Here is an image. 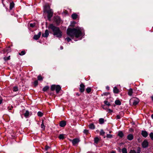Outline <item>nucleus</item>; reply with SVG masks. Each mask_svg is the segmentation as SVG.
<instances>
[{
  "label": "nucleus",
  "instance_id": "nucleus-1",
  "mask_svg": "<svg viewBox=\"0 0 153 153\" xmlns=\"http://www.w3.org/2000/svg\"><path fill=\"white\" fill-rule=\"evenodd\" d=\"M67 34L72 38H73L74 37L77 38L82 36V30L81 27H78L75 28H68L67 31Z\"/></svg>",
  "mask_w": 153,
  "mask_h": 153
},
{
  "label": "nucleus",
  "instance_id": "nucleus-2",
  "mask_svg": "<svg viewBox=\"0 0 153 153\" xmlns=\"http://www.w3.org/2000/svg\"><path fill=\"white\" fill-rule=\"evenodd\" d=\"M49 28L51 29L53 32V35L59 38H61L62 36V32L59 27H56L53 24L50 25Z\"/></svg>",
  "mask_w": 153,
  "mask_h": 153
},
{
  "label": "nucleus",
  "instance_id": "nucleus-3",
  "mask_svg": "<svg viewBox=\"0 0 153 153\" xmlns=\"http://www.w3.org/2000/svg\"><path fill=\"white\" fill-rule=\"evenodd\" d=\"M44 10L48 13V18L50 20L51 17L53 16V12L52 10L50 9V6L48 4H46L44 7Z\"/></svg>",
  "mask_w": 153,
  "mask_h": 153
},
{
  "label": "nucleus",
  "instance_id": "nucleus-4",
  "mask_svg": "<svg viewBox=\"0 0 153 153\" xmlns=\"http://www.w3.org/2000/svg\"><path fill=\"white\" fill-rule=\"evenodd\" d=\"M139 100L138 99L136 98H134L131 99L130 100V103L132 102L133 105H137L139 102Z\"/></svg>",
  "mask_w": 153,
  "mask_h": 153
},
{
  "label": "nucleus",
  "instance_id": "nucleus-5",
  "mask_svg": "<svg viewBox=\"0 0 153 153\" xmlns=\"http://www.w3.org/2000/svg\"><path fill=\"white\" fill-rule=\"evenodd\" d=\"M70 140L72 142L74 146H75L80 141L79 139L78 138H75L73 140Z\"/></svg>",
  "mask_w": 153,
  "mask_h": 153
},
{
  "label": "nucleus",
  "instance_id": "nucleus-6",
  "mask_svg": "<svg viewBox=\"0 0 153 153\" xmlns=\"http://www.w3.org/2000/svg\"><path fill=\"white\" fill-rule=\"evenodd\" d=\"M142 145L143 148H145L148 147V143L147 140H145L143 142Z\"/></svg>",
  "mask_w": 153,
  "mask_h": 153
},
{
  "label": "nucleus",
  "instance_id": "nucleus-7",
  "mask_svg": "<svg viewBox=\"0 0 153 153\" xmlns=\"http://www.w3.org/2000/svg\"><path fill=\"white\" fill-rule=\"evenodd\" d=\"M85 90V85L82 83L80 85L79 90L81 92L84 91Z\"/></svg>",
  "mask_w": 153,
  "mask_h": 153
},
{
  "label": "nucleus",
  "instance_id": "nucleus-8",
  "mask_svg": "<svg viewBox=\"0 0 153 153\" xmlns=\"http://www.w3.org/2000/svg\"><path fill=\"white\" fill-rule=\"evenodd\" d=\"M140 149L139 147H138L137 149V152H136L134 150H131L129 153H140Z\"/></svg>",
  "mask_w": 153,
  "mask_h": 153
},
{
  "label": "nucleus",
  "instance_id": "nucleus-9",
  "mask_svg": "<svg viewBox=\"0 0 153 153\" xmlns=\"http://www.w3.org/2000/svg\"><path fill=\"white\" fill-rule=\"evenodd\" d=\"M41 32H39L37 35H36L34 36L33 39L35 40H37L40 37L41 35Z\"/></svg>",
  "mask_w": 153,
  "mask_h": 153
},
{
  "label": "nucleus",
  "instance_id": "nucleus-10",
  "mask_svg": "<svg viewBox=\"0 0 153 153\" xmlns=\"http://www.w3.org/2000/svg\"><path fill=\"white\" fill-rule=\"evenodd\" d=\"M141 134L144 137H146L148 135V133L144 131H142L141 132Z\"/></svg>",
  "mask_w": 153,
  "mask_h": 153
},
{
  "label": "nucleus",
  "instance_id": "nucleus-11",
  "mask_svg": "<svg viewBox=\"0 0 153 153\" xmlns=\"http://www.w3.org/2000/svg\"><path fill=\"white\" fill-rule=\"evenodd\" d=\"M49 34L48 30H45V33L42 34V36L45 37H47L48 36Z\"/></svg>",
  "mask_w": 153,
  "mask_h": 153
},
{
  "label": "nucleus",
  "instance_id": "nucleus-12",
  "mask_svg": "<svg viewBox=\"0 0 153 153\" xmlns=\"http://www.w3.org/2000/svg\"><path fill=\"white\" fill-rule=\"evenodd\" d=\"M133 137H134L133 134H130L128 135L127 138L128 140H131L133 139Z\"/></svg>",
  "mask_w": 153,
  "mask_h": 153
},
{
  "label": "nucleus",
  "instance_id": "nucleus-13",
  "mask_svg": "<svg viewBox=\"0 0 153 153\" xmlns=\"http://www.w3.org/2000/svg\"><path fill=\"white\" fill-rule=\"evenodd\" d=\"M66 124V123L65 121H62L60 123L59 125L62 127H63L65 126Z\"/></svg>",
  "mask_w": 153,
  "mask_h": 153
},
{
  "label": "nucleus",
  "instance_id": "nucleus-14",
  "mask_svg": "<svg viewBox=\"0 0 153 153\" xmlns=\"http://www.w3.org/2000/svg\"><path fill=\"white\" fill-rule=\"evenodd\" d=\"M100 137H96L94 138V142L96 144H97L100 140Z\"/></svg>",
  "mask_w": 153,
  "mask_h": 153
},
{
  "label": "nucleus",
  "instance_id": "nucleus-15",
  "mask_svg": "<svg viewBox=\"0 0 153 153\" xmlns=\"http://www.w3.org/2000/svg\"><path fill=\"white\" fill-rule=\"evenodd\" d=\"M56 91L57 93H58L61 89V87L59 85H56Z\"/></svg>",
  "mask_w": 153,
  "mask_h": 153
},
{
  "label": "nucleus",
  "instance_id": "nucleus-16",
  "mask_svg": "<svg viewBox=\"0 0 153 153\" xmlns=\"http://www.w3.org/2000/svg\"><path fill=\"white\" fill-rule=\"evenodd\" d=\"M113 92L115 94H117L119 93V89L116 87H115L113 88Z\"/></svg>",
  "mask_w": 153,
  "mask_h": 153
},
{
  "label": "nucleus",
  "instance_id": "nucleus-17",
  "mask_svg": "<svg viewBox=\"0 0 153 153\" xmlns=\"http://www.w3.org/2000/svg\"><path fill=\"white\" fill-rule=\"evenodd\" d=\"M71 17L73 19H75L77 18V15L76 13H73Z\"/></svg>",
  "mask_w": 153,
  "mask_h": 153
},
{
  "label": "nucleus",
  "instance_id": "nucleus-18",
  "mask_svg": "<svg viewBox=\"0 0 153 153\" xmlns=\"http://www.w3.org/2000/svg\"><path fill=\"white\" fill-rule=\"evenodd\" d=\"M56 85H52L51 86V89L52 91H53L55 90L56 89Z\"/></svg>",
  "mask_w": 153,
  "mask_h": 153
},
{
  "label": "nucleus",
  "instance_id": "nucleus-19",
  "mask_svg": "<svg viewBox=\"0 0 153 153\" xmlns=\"http://www.w3.org/2000/svg\"><path fill=\"white\" fill-rule=\"evenodd\" d=\"M105 134V132L102 129L101 130L100 133V134L101 135L104 136V138H105V136H104Z\"/></svg>",
  "mask_w": 153,
  "mask_h": 153
},
{
  "label": "nucleus",
  "instance_id": "nucleus-20",
  "mask_svg": "<svg viewBox=\"0 0 153 153\" xmlns=\"http://www.w3.org/2000/svg\"><path fill=\"white\" fill-rule=\"evenodd\" d=\"M89 128L91 129H94L95 128V126L93 124H91L89 126Z\"/></svg>",
  "mask_w": 153,
  "mask_h": 153
},
{
  "label": "nucleus",
  "instance_id": "nucleus-21",
  "mask_svg": "<svg viewBox=\"0 0 153 153\" xmlns=\"http://www.w3.org/2000/svg\"><path fill=\"white\" fill-rule=\"evenodd\" d=\"M115 103L117 105H120L121 104V102L119 100H116Z\"/></svg>",
  "mask_w": 153,
  "mask_h": 153
},
{
  "label": "nucleus",
  "instance_id": "nucleus-22",
  "mask_svg": "<svg viewBox=\"0 0 153 153\" xmlns=\"http://www.w3.org/2000/svg\"><path fill=\"white\" fill-rule=\"evenodd\" d=\"M133 93L132 90V89H130L128 91V94L129 95L131 96Z\"/></svg>",
  "mask_w": 153,
  "mask_h": 153
},
{
  "label": "nucleus",
  "instance_id": "nucleus-23",
  "mask_svg": "<svg viewBox=\"0 0 153 153\" xmlns=\"http://www.w3.org/2000/svg\"><path fill=\"white\" fill-rule=\"evenodd\" d=\"M41 127L42 129V130H44L45 129V126L44 125L43 120L42 121V123L41 125Z\"/></svg>",
  "mask_w": 153,
  "mask_h": 153
},
{
  "label": "nucleus",
  "instance_id": "nucleus-24",
  "mask_svg": "<svg viewBox=\"0 0 153 153\" xmlns=\"http://www.w3.org/2000/svg\"><path fill=\"white\" fill-rule=\"evenodd\" d=\"M29 113L28 111H26L25 113L24 114V116L26 117H27L29 115Z\"/></svg>",
  "mask_w": 153,
  "mask_h": 153
},
{
  "label": "nucleus",
  "instance_id": "nucleus-25",
  "mask_svg": "<svg viewBox=\"0 0 153 153\" xmlns=\"http://www.w3.org/2000/svg\"><path fill=\"white\" fill-rule=\"evenodd\" d=\"M49 88V87L48 86H46L44 87L43 88V91H45L48 90Z\"/></svg>",
  "mask_w": 153,
  "mask_h": 153
},
{
  "label": "nucleus",
  "instance_id": "nucleus-26",
  "mask_svg": "<svg viewBox=\"0 0 153 153\" xmlns=\"http://www.w3.org/2000/svg\"><path fill=\"white\" fill-rule=\"evenodd\" d=\"M64 134H60L59 136V138L60 139H63L64 138Z\"/></svg>",
  "mask_w": 153,
  "mask_h": 153
},
{
  "label": "nucleus",
  "instance_id": "nucleus-27",
  "mask_svg": "<svg viewBox=\"0 0 153 153\" xmlns=\"http://www.w3.org/2000/svg\"><path fill=\"white\" fill-rule=\"evenodd\" d=\"M118 135L120 137H122L123 136V133L121 131H119L118 134Z\"/></svg>",
  "mask_w": 153,
  "mask_h": 153
},
{
  "label": "nucleus",
  "instance_id": "nucleus-28",
  "mask_svg": "<svg viewBox=\"0 0 153 153\" xmlns=\"http://www.w3.org/2000/svg\"><path fill=\"white\" fill-rule=\"evenodd\" d=\"M122 152L123 153H127V149L126 148H123L122 150Z\"/></svg>",
  "mask_w": 153,
  "mask_h": 153
},
{
  "label": "nucleus",
  "instance_id": "nucleus-29",
  "mask_svg": "<svg viewBox=\"0 0 153 153\" xmlns=\"http://www.w3.org/2000/svg\"><path fill=\"white\" fill-rule=\"evenodd\" d=\"M104 102L105 104L108 106H109L110 105L109 102L107 101H104Z\"/></svg>",
  "mask_w": 153,
  "mask_h": 153
},
{
  "label": "nucleus",
  "instance_id": "nucleus-30",
  "mask_svg": "<svg viewBox=\"0 0 153 153\" xmlns=\"http://www.w3.org/2000/svg\"><path fill=\"white\" fill-rule=\"evenodd\" d=\"M13 91H18V88L17 86H15L13 88Z\"/></svg>",
  "mask_w": 153,
  "mask_h": 153
},
{
  "label": "nucleus",
  "instance_id": "nucleus-31",
  "mask_svg": "<svg viewBox=\"0 0 153 153\" xmlns=\"http://www.w3.org/2000/svg\"><path fill=\"white\" fill-rule=\"evenodd\" d=\"M37 115L41 117L43 116V113L41 111H39L37 113Z\"/></svg>",
  "mask_w": 153,
  "mask_h": 153
},
{
  "label": "nucleus",
  "instance_id": "nucleus-32",
  "mask_svg": "<svg viewBox=\"0 0 153 153\" xmlns=\"http://www.w3.org/2000/svg\"><path fill=\"white\" fill-rule=\"evenodd\" d=\"M99 121L100 124H102L104 123V119L103 118H100L99 120Z\"/></svg>",
  "mask_w": 153,
  "mask_h": 153
},
{
  "label": "nucleus",
  "instance_id": "nucleus-33",
  "mask_svg": "<svg viewBox=\"0 0 153 153\" xmlns=\"http://www.w3.org/2000/svg\"><path fill=\"white\" fill-rule=\"evenodd\" d=\"M149 136L151 140H153V133H151L149 134Z\"/></svg>",
  "mask_w": 153,
  "mask_h": 153
},
{
  "label": "nucleus",
  "instance_id": "nucleus-34",
  "mask_svg": "<svg viewBox=\"0 0 153 153\" xmlns=\"http://www.w3.org/2000/svg\"><path fill=\"white\" fill-rule=\"evenodd\" d=\"M25 51H22L21 53H19V54L20 55H23L25 54Z\"/></svg>",
  "mask_w": 153,
  "mask_h": 153
},
{
  "label": "nucleus",
  "instance_id": "nucleus-35",
  "mask_svg": "<svg viewBox=\"0 0 153 153\" xmlns=\"http://www.w3.org/2000/svg\"><path fill=\"white\" fill-rule=\"evenodd\" d=\"M86 90L88 93H89L91 91V89L90 88L88 87L86 88Z\"/></svg>",
  "mask_w": 153,
  "mask_h": 153
},
{
  "label": "nucleus",
  "instance_id": "nucleus-36",
  "mask_svg": "<svg viewBox=\"0 0 153 153\" xmlns=\"http://www.w3.org/2000/svg\"><path fill=\"white\" fill-rule=\"evenodd\" d=\"M14 6V4L13 3H12L10 4V8L12 9Z\"/></svg>",
  "mask_w": 153,
  "mask_h": 153
},
{
  "label": "nucleus",
  "instance_id": "nucleus-37",
  "mask_svg": "<svg viewBox=\"0 0 153 153\" xmlns=\"http://www.w3.org/2000/svg\"><path fill=\"white\" fill-rule=\"evenodd\" d=\"M35 25H36L35 23H30V27H34V26Z\"/></svg>",
  "mask_w": 153,
  "mask_h": 153
},
{
  "label": "nucleus",
  "instance_id": "nucleus-38",
  "mask_svg": "<svg viewBox=\"0 0 153 153\" xmlns=\"http://www.w3.org/2000/svg\"><path fill=\"white\" fill-rule=\"evenodd\" d=\"M10 56L7 57H5L4 58V59L5 60H7L10 59Z\"/></svg>",
  "mask_w": 153,
  "mask_h": 153
},
{
  "label": "nucleus",
  "instance_id": "nucleus-39",
  "mask_svg": "<svg viewBox=\"0 0 153 153\" xmlns=\"http://www.w3.org/2000/svg\"><path fill=\"white\" fill-rule=\"evenodd\" d=\"M107 138H111L112 137V135L110 134H107L106 136Z\"/></svg>",
  "mask_w": 153,
  "mask_h": 153
},
{
  "label": "nucleus",
  "instance_id": "nucleus-40",
  "mask_svg": "<svg viewBox=\"0 0 153 153\" xmlns=\"http://www.w3.org/2000/svg\"><path fill=\"white\" fill-rule=\"evenodd\" d=\"M38 79L39 80H42V78L41 76H39L38 77Z\"/></svg>",
  "mask_w": 153,
  "mask_h": 153
},
{
  "label": "nucleus",
  "instance_id": "nucleus-41",
  "mask_svg": "<svg viewBox=\"0 0 153 153\" xmlns=\"http://www.w3.org/2000/svg\"><path fill=\"white\" fill-rule=\"evenodd\" d=\"M88 130L86 129L84 130L83 131V132L86 134H88Z\"/></svg>",
  "mask_w": 153,
  "mask_h": 153
},
{
  "label": "nucleus",
  "instance_id": "nucleus-42",
  "mask_svg": "<svg viewBox=\"0 0 153 153\" xmlns=\"http://www.w3.org/2000/svg\"><path fill=\"white\" fill-rule=\"evenodd\" d=\"M38 84V82L37 80H36L34 82V85L35 86H37Z\"/></svg>",
  "mask_w": 153,
  "mask_h": 153
},
{
  "label": "nucleus",
  "instance_id": "nucleus-43",
  "mask_svg": "<svg viewBox=\"0 0 153 153\" xmlns=\"http://www.w3.org/2000/svg\"><path fill=\"white\" fill-rule=\"evenodd\" d=\"M121 116L120 115H117L116 116V119L117 120L120 119L121 118Z\"/></svg>",
  "mask_w": 153,
  "mask_h": 153
},
{
  "label": "nucleus",
  "instance_id": "nucleus-44",
  "mask_svg": "<svg viewBox=\"0 0 153 153\" xmlns=\"http://www.w3.org/2000/svg\"><path fill=\"white\" fill-rule=\"evenodd\" d=\"M119 115H120L121 117H122L123 116V112H120Z\"/></svg>",
  "mask_w": 153,
  "mask_h": 153
},
{
  "label": "nucleus",
  "instance_id": "nucleus-45",
  "mask_svg": "<svg viewBox=\"0 0 153 153\" xmlns=\"http://www.w3.org/2000/svg\"><path fill=\"white\" fill-rule=\"evenodd\" d=\"M50 148V147L49 146H46L45 147V149L46 150H47L48 149H49Z\"/></svg>",
  "mask_w": 153,
  "mask_h": 153
},
{
  "label": "nucleus",
  "instance_id": "nucleus-46",
  "mask_svg": "<svg viewBox=\"0 0 153 153\" xmlns=\"http://www.w3.org/2000/svg\"><path fill=\"white\" fill-rule=\"evenodd\" d=\"M66 39L67 40L68 42H69L71 40V39L69 37L66 38Z\"/></svg>",
  "mask_w": 153,
  "mask_h": 153
},
{
  "label": "nucleus",
  "instance_id": "nucleus-47",
  "mask_svg": "<svg viewBox=\"0 0 153 153\" xmlns=\"http://www.w3.org/2000/svg\"><path fill=\"white\" fill-rule=\"evenodd\" d=\"M108 111L109 112V113H111V112H112L113 111L111 109H108Z\"/></svg>",
  "mask_w": 153,
  "mask_h": 153
},
{
  "label": "nucleus",
  "instance_id": "nucleus-48",
  "mask_svg": "<svg viewBox=\"0 0 153 153\" xmlns=\"http://www.w3.org/2000/svg\"><path fill=\"white\" fill-rule=\"evenodd\" d=\"M13 108V107L11 106V107H8V109L9 110H11L12 109V108Z\"/></svg>",
  "mask_w": 153,
  "mask_h": 153
},
{
  "label": "nucleus",
  "instance_id": "nucleus-49",
  "mask_svg": "<svg viewBox=\"0 0 153 153\" xmlns=\"http://www.w3.org/2000/svg\"><path fill=\"white\" fill-rule=\"evenodd\" d=\"M103 94L104 95H108L109 94V93H103Z\"/></svg>",
  "mask_w": 153,
  "mask_h": 153
},
{
  "label": "nucleus",
  "instance_id": "nucleus-50",
  "mask_svg": "<svg viewBox=\"0 0 153 153\" xmlns=\"http://www.w3.org/2000/svg\"><path fill=\"white\" fill-rule=\"evenodd\" d=\"M106 89H107V90H109V86H107L106 87Z\"/></svg>",
  "mask_w": 153,
  "mask_h": 153
},
{
  "label": "nucleus",
  "instance_id": "nucleus-51",
  "mask_svg": "<svg viewBox=\"0 0 153 153\" xmlns=\"http://www.w3.org/2000/svg\"><path fill=\"white\" fill-rule=\"evenodd\" d=\"M105 107V105H104L102 106V107L103 108H104V109H106V108Z\"/></svg>",
  "mask_w": 153,
  "mask_h": 153
},
{
  "label": "nucleus",
  "instance_id": "nucleus-52",
  "mask_svg": "<svg viewBox=\"0 0 153 153\" xmlns=\"http://www.w3.org/2000/svg\"><path fill=\"white\" fill-rule=\"evenodd\" d=\"M75 23L76 22L74 21L71 22V24H73V25H74Z\"/></svg>",
  "mask_w": 153,
  "mask_h": 153
},
{
  "label": "nucleus",
  "instance_id": "nucleus-53",
  "mask_svg": "<svg viewBox=\"0 0 153 153\" xmlns=\"http://www.w3.org/2000/svg\"><path fill=\"white\" fill-rule=\"evenodd\" d=\"M111 153H116V152L115 151H112L111 152Z\"/></svg>",
  "mask_w": 153,
  "mask_h": 153
},
{
  "label": "nucleus",
  "instance_id": "nucleus-54",
  "mask_svg": "<svg viewBox=\"0 0 153 153\" xmlns=\"http://www.w3.org/2000/svg\"><path fill=\"white\" fill-rule=\"evenodd\" d=\"M2 100H0V104L2 103Z\"/></svg>",
  "mask_w": 153,
  "mask_h": 153
},
{
  "label": "nucleus",
  "instance_id": "nucleus-55",
  "mask_svg": "<svg viewBox=\"0 0 153 153\" xmlns=\"http://www.w3.org/2000/svg\"><path fill=\"white\" fill-rule=\"evenodd\" d=\"M151 98L152 99V100L153 101V96H152L151 97Z\"/></svg>",
  "mask_w": 153,
  "mask_h": 153
},
{
  "label": "nucleus",
  "instance_id": "nucleus-56",
  "mask_svg": "<svg viewBox=\"0 0 153 153\" xmlns=\"http://www.w3.org/2000/svg\"><path fill=\"white\" fill-rule=\"evenodd\" d=\"M60 49L61 50L62 49H63V47L62 46H61L60 47Z\"/></svg>",
  "mask_w": 153,
  "mask_h": 153
},
{
  "label": "nucleus",
  "instance_id": "nucleus-57",
  "mask_svg": "<svg viewBox=\"0 0 153 153\" xmlns=\"http://www.w3.org/2000/svg\"><path fill=\"white\" fill-rule=\"evenodd\" d=\"M151 117L152 119H153V114L152 115H151Z\"/></svg>",
  "mask_w": 153,
  "mask_h": 153
},
{
  "label": "nucleus",
  "instance_id": "nucleus-58",
  "mask_svg": "<svg viewBox=\"0 0 153 153\" xmlns=\"http://www.w3.org/2000/svg\"><path fill=\"white\" fill-rule=\"evenodd\" d=\"M111 131H109L110 133H111Z\"/></svg>",
  "mask_w": 153,
  "mask_h": 153
},
{
  "label": "nucleus",
  "instance_id": "nucleus-59",
  "mask_svg": "<svg viewBox=\"0 0 153 153\" xmlns=\"http://www.w3.org/2000/svg\"><path fill=\"white\" fill-rule=\"evenodd\" d=\"M46 153H48V152H46Z\"/></svg>",
  "mask_w": 153,
  "mask_h": 153
}]
</instances>
